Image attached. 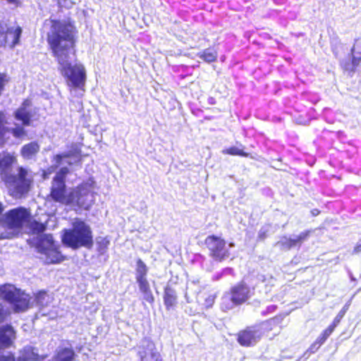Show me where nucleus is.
<instances>
[{"label":"nucleus","mask_w":361,"mask_h":361,"mask_svg":"<svg viewBox=\"0 0 361 361\" xmlns=\"http://www.w3.org/2000/svg\"><path fill=\"white\" fill-rule=\"evenodd\" d=\"M50 22L51 30L47 35V41L53 56L60 66L59 70L68 85L82 89L86 80L84 66L68 62L70 52L73 51L75 54L78 30L70 20L51 19Z\"/></svg>","instance_id":"f257e3e1"},{"label":"nucleus","mask_w":361,"mask_h":361,"mask_svg":"<svg viewBox=\"0 0 361 361\" xmlns=\"http://www.w3.org/2000/svg\"><path fill=\"white\" fill-rule=\"evenodd\" d=\"M62 243L73 250L80 247L91 249L94 245L92 231L86 222L80 219H75L71 228L63 230Z\"/></svg>","instance_id":"f03ea898"},{"label":"nucleus","mask_w":361,"mask_h":361,"mask_svg":"<svg viewBox=\"0 0 361 361\" xmlns=\"http://www.w3.org/2000/svg\"><path fill=\"white\" fill-rule=\"evenodd\" d=\"M278 326L274 319H271L260 324L247 326L236 334L238 343L243 347L255 345L264 335Z\"/></svg>","instance_id":"7ed1b4c3"},{"label":"nucleus","mask_w":361,"mask_h":361,"mask_svg":"<svg viewBox=\"0 0 361 361\" xmlns=\"http://www.w3.org/2000/svg\"><path fill=\"white\" fill-rule=\"evenodd\" d=\"M16 174H11L5 180L8 188V195L14 199L25 197L31 190L33 183L32 178L29 176L28 171L19 166Z\"/></svg>","instance_id":"20e7f679"},{"label":"nucleus","mask_w":361,"mask_h":361,"mask_svg":"<svg viewBox=\"0 0 361 361\" xmlns=\"http://www.w3.org/2000/svg\"><path fill=\"white\" fill-rule=\"evenodd\" d=\"M35 247L37 252L43 256L42 258L47 264H59L66 259L51 234L40 235L37 238Z\"/></svg>","instance_id":"39448f33"},{"label":"nucleus","mask_w":361,"mask_h":361,"mask_svg":"<svg viewBox=\"0 0 361 361\" xmlns=\"http://www.w3.org/2000/svg\"><path fill=\"white\" fill-rule=\"evenodd\" d=\"M69 173L67 167H62L54 176L49 196L56 202L66 205L71 204L70 192H67L66 185V176Z\"/></svg>","instance_id":"423d86ee"},{"label":"nucleus","mask_w":361,"mask_h":361,"mask_svg":"<svg viewBox=\"0 0 361 361\" xmlns=\"http://www.w3.org/2000/svg\"><path fill=\"white\" fill-rule=\"evenodd\" d=\"M0 299L11 304L16 312H25L30 307V298L28 295L6 284L0 285Z\"/></svg>","instance_id":"0eeeda50"},{"label":"nucleus","mask_w":361,"mask_h":361,"mask_svg":"<svg viewBox=\"0 0 361 361\" xmlns=\"http://www.w3.org/2000/svg\"><path fill=\"white\" fill-rule=\"evenodd\" d=\"M28 216L29 213L24 207L11 209L4 214L1 224L5 229L10 230L12 235H16L22 229Z\"/></svg>","instance_id":"6e6552de"},{"label":"nucleus","mask_w":361,"mask_h":361,"mask_svg":"<svg viewBox=\"0 0 361 361\" xmlns=\"http://www.w3.org/2000/svg\"><path fill=\"white\" fill-rule=\"evenodd\" d=\"M148 267L141 259H136L135 279L138 284L139 290L143 295L145 301L149 305H153L155 300L151 290L150 284L147 279Z\"/></svg>","instance_id":"1a4fd4ad"},{"label":"nucleus","mask_w":361,"mask_h":361,"mask_svg":"<svg viewBox=\"0 0 361 361\" xmlns=\"http://www.w3.org/2000/svg\"><path fill=\"white\" fill-rule=\"evenodd\" d=\"M204 245L209 250V257L217 262H221L230 257L226 240L219 236L208 235L204 240Z\"/></svg>","instance_id":"9d476101"},{"label":"nucleus","mask_w":361,"mask_h":361,"mask_svg":"<svg viewBox=\"0 0 361 361\" xmlns=\"http://www.w3.org/2000/svg\"><path fill=\"white\" fill-rule=\"evenodd\" d=\"M228 294L233 305H241L253 295L254 288H251L244 281H240L231 287Z\"/></svg>","instance_id":"9b49d317"},{"label":"nucleus","mask_w":361,"mask_h":361,"mask_svg":"<svg viewBox=\"0 0 361 361\" xmlns=\"http://www.w3.org/2000/svg\"><path fill=\"white\" fill-rule=\"evenodd\" d=\"M92 196L90 185L87 183H81L70 192L71 204L75 203L80 207L87 209L89 204L87 203V197Z\"/></svg>","instance_id":"f8f14e48"},{"label":"nucleus","mask_w":361,"mask_h":361,"mask_svg":"<svg viewBox=\"0 0 361 361\" xmlns=\"http://www.w3.org/2000/svg\"><path fill=\"white\" fill-rule=\"evenodd\" d=\"M143 341L145 344L141 346V350L137 353L140 361H163L154 342L149 338H145Z\"/></svg>","instance_id":"ddd939ff"},{"label":"nucleus","mask_w":361,"mask_h":361,"mask_svg":"<svg viewBox=\"0 0 361 361\" xmlns=\"http://www.w3.org/2000/svg\"><path fill=\"white\" fill-rule=\"evenodd\" d=\"M163 300L166 310H173L178 304V295L176 290L170 286L164 288Z\"/></svg>","instance_id":"4468645a"},{"label":"nucleus","mask_w":361,"mask_h":361,"mask_svg":"<svg viewBox=\"0 0 361 361\" xmlns=\"http://www.w3.org/2000/svg\"><path fill=\"white\" fill-rule=\"evenodd\" d=\"M15 337V331L11 326L6 325L0 328V349L9 347L12 339Z\"/></svg>","instance_id":"2eb2a0df"},{"label":"nucleus","mask_w":361,"mask_h":361,"mask_svg":"<svg viewBox=\"0 0 361 361\" xmlns=\"http://www.w3.org/2000/svg\"><path fill=\"white\" fill-rule=\"evenodd\" d=\"M40 149V146L36 141L24 145L20 149V155L25 159H31L36 157Z\"/></svg>","instance_id":"dca6fc26"},{"label":"nucleus","mask_w":361,"mask_h":361,"mask_svg":"<svg viewBox=\"0 0 361 361\" xmlns=\"http://www.w3.org/2000/svg\"><path fill=\"white\" fill-rule=\"evenodd\" d=\"M333 332L334 331L329 327L325 329L317 339L310 345L309 351L312 353H316Z\"/></svg>","instance_id":"f3484780"},{"label":"nucleus","mask_w":361,"mask_h":361,"mask_svg":"<svg viewBox=\"0 0 361 361\" xmlns=\"http://www.w3.org/2000/svg\"><path fill=\"white\" fill-rule=\"evenodd\" d=\"M14 116L17 120L21 121L25 126H29L31 124L32 115L24 107H19L16 109Z\"/></svg>","instance_id":"a211bd4d"},{"label":"nucleus","mask_w":361,"mask_h":361,"mask_svg":"<svg viewBox=\"0 0 361 361\" xmlns=\"http://www.w3.org/2000/svg\"><path fill=\"white\" fill-rule=\"evenodd\" d=\"M198 57L202 59L204 62L211 63L216 61L218 57V52L214 49L207 48L199 53Z\"/></svg>","instance_id":"6ab92c4d"},{"label":"nucleus","mask_w":361,"mask_h":361,"mask_svg":"<svg viewBox=\"0 0 361 361\" xmlns=\"http://www.w3.org/2000/svg\"><path fill=\"white\" fill-rule=\"evenodd\" d=\"M7 121L3 112L0 111V145L5 144L6 141V134L10 130L5 126Z\"/></svg>","instance_id":"aec40b11"},{"label":"nucleus","mask_w":361,"mask_h":361,"mask_svg":"<svg viewBox=\"0 0 361 361\" xmlns=\"http://www.w3.org/2000/svg\"><path fill=\"white\" fill-rule=\"evenodd\" d=\"M222 152L224 154H229L232 156H240L243 157H248L250 156V154L245 152L243 149H238L234 146L224 149Z\"/></svg>","instance_id":"412c9836"},{"label":"nucleus","mask_w":361,"mask_h":361,"mask_svg":"<svg viewBox=\"0 0 361 361\" xmlns=\"http://www.w3.org/2000/svg\"><path fill=\"white\" fill-rule=\"evenodd\" d=\"M110 241L107 237H100L97 240V250L100 255H104L108 250Z\"/></svg>","instance_id":"4be33fe9"},{"label":"nucleus","mask_w":361,"mask_h":361,"mask_svg":"<svg viewBox=\"0 0 361 361\" xmlns=\"http://www.w3.org/2000/svg\"><path fill=\"white\" fill-rule=\"evenodd\" d=\"M7 32L13 35V41L10 44V47L14 48L20 42V37L22 34V28L20 26H18L14 30L8 29Z\"/></svg>","instance_id":"5701e85b"},{"label":"nucleus","mask_w":361,"mask_h":361,"mask_svg":"<svg viewBox=\"0 0 361 361\" xmlns=\"http://www.w3.org/2000/svg\"><path fill=\"white\" fill-rule=\"evenodd\" d=\"M351 63L353 65V68H350V71H355L356 68L359 66L361 61V50L359 51H356V47L355 45H354L351 49Z\"/></svg>","instance_id":"b1692460"},{"label":"nucleus","mask_w":361,"mask_h":361,"mask_svg":"<svg viewBox=\"0 0 361 361\" xmlns=\"http://www.w3.org/2000/svg\"><path fill=\"white\" fill-rule=\"evenodd\" d=\"M280 244L281 247L286 250H290L294 247L300 246L297 240L296 237L293 238L283 237V239L280 242Z\"/></svg>","instance_id":"393cba45"},{"label":"nucleus","mask_w":361,"mask_h":361,"mask_svg":"<svg viewBox=\"0 0 361 361\" xmlns=\"http://www.w3.org/2000/svg\"><path fill=\"white\" fill-rule=\"evenodd\" d=\"M20 361H28V360H38L39 355L35 354L32 352V349L29 348L24 349L23 351V356L19 357Z\"/></svg>","instance_id":"a878e982"},{"label":"nucleus","mask_w":361,"mask_h":361,"mask_svg":"<svg viewBox=\"0 0 361 361\" xmlns=\"http://www.w3.org/2000/svg\"><path fill=\"white\" fill-rule=\"evenodd\" d=\"M10 81V76L6 72L0 71V96L2 94Z\"/></svg>","instance_id":"bb28decb"},{"label":"nucleus","mask_w":361,"mask_h":361,"mask_svg":"<svg viewBox=\"0 0 361 361\" xmlns=\"http://www.w3.org/2000/svg\"><path fill=\"white\" fill-rule=\"evenodd\" d=\"M30 228L34 233H42L46 230V225L36 221H33L30 224Z\"/></svg>","instance_id":"cd10ccee"},{"label":"nucleus","mask_w":361,"mask_h":361,"mask_svg":"<svg viewBox=\"0 0 361 361\" xmlns=\"http://www.w3.org/2000/svg\"><path fill=\"white\" fill-rule=\"evenodd\" d=\"M48 298V294L46 290H39L35 294V301L40 306H45L47 304L46 298Z\"/></svg>","instance_id":"c85d7f7f"},{"label":"nucleus","mask_w":361,"mask_h":361,"mask_svg":"<svg viewBox=\"0 0 361 361\" xmlns=\"http://www.w3.org/2000/svg\"><path fill=\"white\" fill-rule=\"evenodd\" d=\"M312 233V230H306L301 232L298 235H297L296 238L299 245H301L302 243L310 236Z\"/></svg>","instance_id":"c756f323"},{"label":"nucleus","mask_w":361,"mask_h":361,"mask_svg":"<svg viewBox=\"0 0 361 361\" xmlns=\"http://www.w3.org/2000/svg\"><path fill=\"white\" fill-rule=\"evenodd\" d=\"M70 157H71V153H69V152L58 154L54 156V161H55V163L56 164L57 166H59L60 164H61L63 159L68 158Z\"/></svg>","instance_id":"7c9ffc66"},{"label":"nucleus","mask_w":361,"mask_h":361,"mask_svg":"<svg viewBox=\"0 0 361 361\" xmlns=\"http://www.w3.org/2000/svg\"><path fill=\"white\" fill-rule=\"evenodd\" d=\"M11 131L16 137H20L26 134L25 129L22 126H17L12 128Z\"/></svg>","instance_id":"2f4dec72"},{"label":"nucleus","mask_w":361,"mask_h":361,"mask_svg":"<svg viewBox=\"0 0 361 361\" xmlns=\"http://www.w3.org/2000/svg\"><path fill=\"white\" fill-rule=\"evenodd\" d=\"M352 253L355 255H361V238L353 247Z\"/></svg>","instance_id":"473e14b6"},{"label":"nucleus","mask_w":361,"mask_h":361,"mask_svg":"<svg viewBox=\"0 0 361 361\" xmlns=\"http://www.w3.org/2000/svg\"><path fill=\"white\" fill-rule=\"evenodd\" d=\"M341 319V317H339V316L337 315L328 327H329L331 330L334 331L336 326L339 324Z\"/></svg>","instance_id":"72a5a7b5"},{"label":"nucleus","mask_w":361,"mask_h":361,"mask_svg":"<svg viewBox=\"0 0 361 361\" xmlns=\"http://www.w3.org/2000/svg\"><path fill=\"white\" fill-rule=\"evenodd\" d=\"M268 236V231L265 228H261L258 233V239L259 240H264Z\"/></svg>","instance_id":"f704fd0d"},{"label":"nucleus","mask_w":361,"mask_h":361,"mask_svg":"<svg viewBox=\"0 0 361 361\" xmlns=\"http://www.w3.org/2000/svg\"><path fill=\"white\" fill-rule=\"evenodd\" d=\"M1 361H15V357L13 355H1Z\"/></svg>","instance_id":"c9c22d12"},{"label":"nucleus","mask_w":361,"mask_h":361,"mask_svg":"<svg viewBox=\"0 0 361 361\" xmlns=\"http://www.w3.org/2000/svg\"><path fill=\"white\" fill-rule=\"evenodd\" d=\"M31 105V101L29 99H25L23 100L21 106L20 107H24L25 109H27V107L30 106Z\"/></svg>","instance_id":"e433bc0d"},{"label":"nucleus","mask_w":361,"mask_h":361,"mask_svg":"<svg viewBox=\"0 0 361 361\" xmlns=\"http://www.w3.org/2000/svg\"><path fill=\"white\" fill-rule=\"evenodd\" d=\"M347 310H348V306H345L342 308V310L338 312V314L337 315L339 316V317L343 318Z\"/></svg>","instance_id":"4c0bfd02"},{"label":"nucleus","mask_w":361,"mask_h":361,"mask_svg":"<svg viewBox=\"0 0 361 361\" xmlns=\"http://www.w3.org/2000/svg\"><path fill=\"white\" fill-rule=\"evenodd\" d=\"M5 312L2 307L0 306V322H2L5 319Z\"/></svg>","instance_id":"58836bf2"},{"label":"nucleus","mask_w":361,"mask_h":361,"mask_svg":"<svg viewBox=\"0 0 361 361\" xmlns=\"http://www.w3.org/2000/svg\"><path fill=\"white\" fill-rule=\"evenodd\" d=\"M311 214L314 216H317L320 214V210L318 209H313L311 210Z\"/></svg>","instance_id":"ea45409f"},{"label":"nucleus","mask_w":361,"mask_h":361,"mask_svg":"<svg viewBox=\"0 0 361 361\" xmlns=\"http://www.w3.org/2000/svg\"><path fill=\"white\" fill-rule=\"evenodd\" d=\"M4 210V207L3 203L0 201V216L2 214Z\"/></svg>","instance_id":"a19ab883"},{"label":"nucleus","mask_w":361,"mask_h":361,"mask_svg":"<svg viewBox=\"0 0 361 361\" xmlns=\"http://www.w3.org/2000/svg\"><path fill=\"white\" fill-rule=\"evenodd\" d=\"M6 1L10 4H18L19 0H6Z\"/></svg>","instance_id":"79ce46f5"},{"label":"nucleus","mask_w":361,"mask_h":361,"mask_svg":"<svg viewBox=\"0 0 361 361\" xmlns=\"http://www.w3.org/2000/svg\"><path fill=\"white\" fill-rule=\"evenodd\" d=\"M211 301H212V303H213V302H214V298H212L211 299Z\"/></svg>","instance_id":"37998d69"}]
</instances>
